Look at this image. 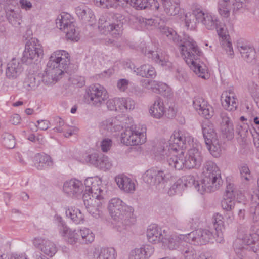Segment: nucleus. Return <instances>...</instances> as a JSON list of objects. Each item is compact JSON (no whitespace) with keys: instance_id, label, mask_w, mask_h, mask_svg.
I'll return each instance as SVG.
<instances>
[{"instance_id":"f257e3e1","label":"nucleus","mask_w":259,"mask_h":259,"mask_svg":"<svg viewBox=\"0 0 259 259\" xmlns=\"http://www.w3.org/2000/svg\"><path fill=\"white\" fill-rule=\"evenodd\" d=\"M191 137L188 133L179 131H175L168 143L164 146L157 148L156 156L166 158L169 166L173 169L181 170L184 167L198 168L203 161L202 155L198 147L188 150L186 156L183 152L187 148V143H189Z\"/></svg>"},{"instance_id":"f03ea898","label":"nucleus","mask_w":259,"mask_h":259,"mask_svg":"<svg viewBox=\"0 0 259 259\" xmlns=\"http://www.w3.org/2000/svg\"><path fill=\"white\" fill-rule=\"evenodd\" d=\"M178 46L181 55L191 69L200 77L205 79L208 78L209 74L207 67L203 63H200L199 57L202 52L196 42L192 38L188 37L183 41L181 40Z\"/></svg>"},{"instance_id":"7ed1b4c3","label":"nucleus","mask_w":259,"mask_h":259,"mask_svg":"<svg viewBox=\"0 0 259 259\" xmlns=\"http://www.w3.org/2000/svg\"><path fill=\"white\" fill-rule=\"evenodd\" d=\"M108 209L112 218L117 222L114 228L117 231L121 232L132 224L131 219L134 209L120 198H112L109 202Z\"/></svg>"},{"instance_id":"20e7f679","label":"nucleus","mask_w":259,"mask_h":259,"mask_svg":"<svg viewBox=\"0 0 259 259\" xmlns=\"http://www.w3.org/2000/svg\"><path fill=\"white\" fill-rule=\"evenodd\" d=\"M203 178L201 180V188H198L201 194L217 190L221 183V173L217 164L212 161L205 162L203 167ZM197 188L199 186L197 185Z\"/></svg>"},{"instance_id":"39448f33","label":"nucleus","mask_w":259,"mask_h":259,"mask_svg":"<svg viewBox=\"0 0 259 259\" xmlns=\"http://www.w3.org/2000/svg\"><path fill=\"white\" fill-rule=\"evenodd\" d=\"M84 98L87 104L100 107L107 100L108 95L104 87L99 84H94L87 89Z\"/></svg>"},{"instance_id":"423d86ee","label":"nucleus","mask_w":259,"mask_h":259,"mask_svg":"<svg viewBox=\"0 0 259 259\" xmlns=\"http://www.w3.org/2000/svg\"><path fill=\"white\" fill-rule=\"evenodd\" d=\"M70 63L68 52L60 50L54 51L49 57L47 67L56 71L58 75H62Z\"/></svg>"},{"instance_id":"0eeeda50","label":"nucleus","mask_w":259,"mask_h":259,"mask_svg":"<svg viewBox=\"0 0 259 259\" xmlns=\"http://www.w3.org/2000/svg\"><path fill=\"white\" fill-rule=\"evenodd\" d=\"M43 55L44 51L41 45L37 39H32L25 45L21 61L23 63L29 65L37 61Z\"/></svg>"},{"instance_id":"6e6552de","label":"nucleus","mask_w":259,"mask_h":259,"mask_svg":"<svg viewBox=\"0 0 259 259\" xmlns=\"http://www.w3.org/2000/svg\"><path fill=\"white\" fill-rule=\"evenodd\" d=\"M56 26L66 33L67 39L77 41L79 39L78 34L75 30L73 18L70 14L63 13L59 15L56 20Z\"/></svg>"},{"instance_id":"1a4fd4ad","label":"nucleus","mask_w":259,"mask_h":259,"mask_svg":"<svg viewBox=\"0 0 259 259\" xmlns=\"http://www.w3.org/2000/svg\"><path fill=\"white\" fill-rule=\"evenodd\" d=\"M190 243L195 245L206 244L213 238L216 239L213 233L208 229H198L186 235Z\"/></svg>"},{"instance_id":"9d476101","label":"nucleus","mask_w":259,"mask_h":259,"mask_svg":"<svg viewBox=\"0 0 259 259\" xmlns=\"http://www.w3.org/2000/svg\"><path fill=\"white\" fill-rule=\"evenodd\" d=\"M142 177L145 183L158 188L166 181L167 174L163 170L152 168L147 170Z\"/></svg>"},{"instance_id":"9b49d317","label":"nucleus","mask_w":259,"mask_h":259,"mask_svg":"<svg viewBox=\"0 0 259 259\" xmlns=\"http://www.w3.org/2000/svg\"><path fill=\"white\" fill-rule=\"evenodd\" d=\"M199 13H197L198 22L201 23L208 30L217 29L219 35H223L224 29L218 24L217 18L211 14L205 12L200 9Z\"/></svg>"},{"instance_id":"f8f14e48","label":"nucleus","mask_w":259,"mask_h":259,"mask_svg":"<svg viewBox=\"0 0 259 259\" xmlns=\"http://www.w3.org/2000/svg\"><path fill=\"white\" fill-rule=\"evenodd\" d=\"M101 179L98 177H89L85 180V193L90 194L91 198L103 199L101 190Z\"/></svg>"},{"instance_id":"ddd939ff","label":"nucleus","mask_w":259,"mask_h":259,"mask_svg":"<svg viewBox=\"0 0 259 259\" xmlns=\"http://www.w3.org/2000/svg\"><path fill=\"white\" fill-rule=\"evenodd\" d=\"M84 186L82 182L73 179L66 181L63 185V191L69 196L77 197L83 191Z\"/></svg>"},{"instance_id":"4468645a","label":"nucleus","mask_w":259,"mask_h":259,"mask_svg":"<svg viewBox=\"0 0 259 259\" xmlns=\"http://www.w3.org/2000/svg\"><path fill=\"white\" fill-rule=\"evenodd\" d=\"M82 198L87 211L94 217H99L103 199L91 198L87 193L83 194Z\"/></svg>"},{"instance_id":"2eb2a0df","label":"nucleus","mask_w":259,"mask_h":259,"mask_svg":"<svg viewBox=\"0 0 259 259\" xmlns=\"http://www.w3.org/2000/svg\"><path fill=\"white\" fill-rule=\"evenodd\" d=\"M242 58L247 63L254 64L256 59V51L254 46L250 44H240L237 45Z\"/></svg>"},{"instance_id":"dca6fc26","label":"nucleus","mask_w":259,"mask_h":259,"mask_svg":"<svg viewBox=\"0 0 259 259\" xmlns=\"http://www.w3.org/2000/svg\"><path fill=\"white\" fill-rule=\"evenodd\" d=\"M142 52L148 58H150L153 62L163 67L165 69H168L171 67L172 63L169 61L167 56H163L157 51H154L146 47L142 49Z\"/></svg>"},{"instance_id":"f3484780","label":"nucleus","mask_w":259,"mask_h":259,"mask_svg":"<svg viewBox=\"0 0 259 259\" xmlns=\"http://www.w3.org/2000/svg\"><path fill=\"white\" fill-rule=\"evenodd\" d=\"M34 245L45 254L53 256L57 252L55 244L51 240L42 238H35L33 240Z\"/></svg>"},{"instance_id":"a211bd4d","label":"nucleus","mask_w":259,"mask_h":259,"mask_svg":"<svg viewBox=\"0 0 259 259\" xmlns=\"http://www.w3.org/2000/svg\"><path fill=\"white\" fill-rule=\"evenodd\" d=\"M193 105L200 115L206 119L211 118L213 115V108L207 102L200 97H195Z\"/></svg>"},{"instance_id":"6ab92c4d","label":"nucleus","mask_w":259,"mask_h":259,"mask_svg":"<svg viewBox=\"0 0 259 259\" xmlns=\"http://www.w3.org/2000/svg\"><path fill=\"white\" fill-rule=\"evenodd\" d=\"M221 100L222 106L226 110L234 111L237 108L238 100L231 90L224 92L222 94Z\"/></svg>"},{"instance_id":"aec40b11","label":"nucleus","mask_w":259,"mask_h":259,"mask_svg":"<svg viewBox=\"0 0 259 259\" xmlns=\"http://www.w3.org/2000/svg\"><path fill=\"white\" fill-rule=\"evenodd\" d=\"M123 123L117 117H112L103 121L100 124V131L103 134H107L121 130Z\"/></svg>"},{"instance_id":"412c9836","label":"nucleus","mask_w":259,"mask_h":259,"mask_svg":"<svg viewBox=\"0 0 259 259\" xmlns=\"http://www.w3.org/2000/svg\"><path fill=\"white\" fill-rule=\"evenodd\" d=\"M220 128L222 134L228 139H232L234 137V130L232 120L228 114L225 112L220 113Z\"/></svg>"},{"instance_id":"4be33fe9","label":"nucleus","mask_w":259,"mask_h":259,"mask_svg":"<svg viewBox=\"0 0 259 259\" xmlns=\"http://www.w3.org/2000/svg\"><path fill=\"white\" fill-rule=\"evenodd\" d=\"M165 236V231L156 224L149 226L147 230V237L149 242L156 244L161 242Z\"/></svg>"},{"instance_id":"5701e85b","label":"nucleus","mask_w":259,"mask_h":259,"mask_svg":"<svg viewBox=\"0 0 259 259\" xmlns=\"http://www.w3.org/2000/svg\"><path fill=\"white\" fill-rule=\"evenodd\" d=\"M185 239H186V235H165L162 241V245L170 250L180 249Z\"/></svg>"},{"instance_id":"b1692460","label":"nucleus","mask_w":259,"mask_h":259,"mask_svg":"<svg viewBox=\"0 0 259 259\" xmlns=\"http://www.w3.org/2000/svg\"><path fill=\"white\" fill-rule=\"evenodd\" d=\"M154 249L149 245H144L132 250L128 259H148L153 253Z\"/></svg>"},{"instance_id":"393cba45","label":"nucleus","mask_w":259,"mask_h":259,"mask_svg":"<svg viewBox=\"0 0 259 259\" xmlns=\"http://www.w3.org/2000/svg\"><path fill=\"white\" fill-rule=\"evenodd\" d=\"M218 12L220 15L223 18L228 19V21L225 23L227 28L232 29L233 27V21L228 19L230 14L231 1L230 0H220L218 3Z\"/></svg>"},{"instance_id":"a878e982","label":"nucleus","mask_w":259,"mask_h":259,"mask_svg":"<svg viewBox=\"0 0 259 259\" xmlns=\"http://www.w3.org/2000/svg\"><path fill=\"white\" fill-rule=\"evenodd\" d=\"M115 181L118 187L122 191L128 193H133L135 190L134 182L127 176L120 175L115 178Z\"/></svg>"},{"instance_id":"bb28decb","label":"nucleus","mask_w":259,"mask_h":259,"mask_svg":"<svg viewBox=\"0 0 259 259\" xmlns=\"http://www.w3.org/2000/svg\"><path fill=\"white\" fill-rule=\"evenodd\" d=\"M150 115L156 119L161 118L165 113V107L163 100L157 97L149 110Z\"/></svg>"},{"instance_id":"cd10ccee","label":"nucleus","mask_w":259,"mask_h":259,"mask_svg":"<svg viewBox=\"0 0 259 259\" xmlns=\"http://www.w3.org/2000/svg\"><path fill=\"white\" fill-rule=\"evenodd\" d=\"M93 256L95 259H116L117 253L113 247H98L93 252Z\"/></svg>"},{"instance_id":"c85d7f7f","label":"nucleus","mask_w":259,"mask_h":259,"mask_svg":"<svg viewBox=\"0 0 259 259\" xmlns=\"http://www.w3.org/2000/svg\"><path fill=\"white\" fill-rule=\"evenodd\" d=\"M101 21L102 20H100V25L98 26L101 32H102V29L105 28L114 37L118 38L121 36L123 30V26H122V23L113 22L109 24L105 22V24L103 25V24L101 23Z\"/></svg>"},{"instance_id":"c756f323","label":"nucleus","mask_w":259,"mask_h":259,"mask_svg":"<svg viewBox=\"0 0 259 259\" xmlns=\"http://www.w3.org/2000/svg\"><path fill=\"white\" fill-rule=\"evenodd\" d=\"M22 71V65L19 60L13 58L7 64L6 74L8 78L15 79L20 74Z\"/></svg>"},{"instance_id":"7c9ffc66","label":"nucleus","mask_w":259,"mask_h":259,"mask_svg":"<svg viewBox=\"0 0 259 259\" xmlns=\"http://www.w3.org/2000/svg\"><path fill=\"white\" fill-rule=\"evenodd\" d=\"M75 13L83 22H93L95 16L91 9L85 5H80L75 8Z\"/></svg>"},{"instance_id":"2f4dec72","label":"nucleus","mask_w":259,"mask_h":259,"mask_svg":"<svg viewBox=\"0 0 259 259\" xmlns=\"http://www.w3.org/2000/svg\"><path fill=\"white\" fill-rule=\"evenodd\" d=\"M163 12L168 16H175L179 14L180 7V0H162Z\"/></svg>"},{"instance_id":"473e14b6","label":"nucleus","mask_w":259,"mask_h":259,"mask_svg":"<svg viewBox=\"0 0 259 259\" xmlns=\"http://www.w3.org/2000/svg\"><path fill=\"white\" fill-rule=\"evenodd\" d=\"M35 165L38 169H43L53 165L50 156L45 154H37L34 157Z\"/></svg>"},{"instance_id":"72a5a7b5","label":"nucleus","mask_w":259,"mask_h":259,"mask_svg":"<svg viewBox=\"0 0 259 259\" xmlns=\"http://www.w3.org/2000/svg\"><path fill=\"white\" fill-rule=\"evenodd\" d=\"M128 3L127 0H94L95 5L103 8L123 7Z\"/></svg>"},{"instance_id":"f704fd0d","label":"nucleus","mask_w":259,"mask_h":259,"mask_svg":"<svg viewBox=\"0 0 259 259\" xmlns=\"http://www.w3.org/2000/svg\"><path fill=\"white\" fill-rule=\"evenodd\" d=\"M201 127L205 142L217 138L213 125L209 120L203 121L201 124Z\"/></svg>"},{"instance_id":"c9c22d12","label":"nucleus","mask_w":259,"mask_h":259,"mask_svg":"<svg viewBox=\"0 0 259 259\" xmlns=\"http://www.w3.org/2000/svg\"><path fill=\"white\" fill-rule=\"evenodd\" d=\"M223 217L222 215L217 213L213 217V226L217 234L216 241L221 243L223 240L222 230L224 228Z\"/></svg>"},{"instance_id":"e433bc0d","label":"nucleus","mask_w":259,"mask_h":259,"mask_svg":"<svg viewBox=\"0 0 259 259\" xmlns=\"http://www.w3.org/2000/svg\"><path fill=\"white\" fill-rule=\"evenodd\" d=\"M179 251L185 259H195L197 256V251L195 248L185 241L180 247Z\"/></svg>"},{"instance_id":"4c0bfd02","label":"nucleus","mask_w":259,"mask_h":259,"mask_svg":"<svg viewBox=\"0 0 259 259\" xmlns=\"http://www.w3.org/2000/svg\"><path fill=\"white\" fill-rule=\"evenodd\" d=\"M6 17L9 22L15 27H19L22 22L20 10H13L6 12Z\"/></svg>"},{"instance_id":"58836bf2","label":"nucleus","mask_w":259,"mask_h":259,"mask_svg":"<svg viewBox=\"0 0 259 259\" xmlns=\"http://www.w3.org/2000/svg\"><path fill=\"white\" fill-rule=\"evenodd\" d=\"M199 11H200V9L198 8L194 10L193 13L188 12L185 14L184 22L187 28L194 29L195 27L197 21L198 22L197 13H199Z\"/></svg>"},{"instance_id":"ea45409f","label":"nucleus","mask_w":259,"mask_h":259,"mask_svg":"<svg viewBox=\"0 0 259 259\" xmlns=\"http://www.w3.org/2000/svg\"><path fill=\"white\" fill-rule=\"evenodd\" d=\"M56 71L47 67L45 73L42 76V81L46 84H49L56 82L61 78V75H58Z\"/></svg>"},{"instance_id":"a19ab883","label":"nucleus","mask_w":259,"mask_h":259,"mask_svg":"<svg viewBox=\"0 0 259 259\" xmlns=\"http://www.w3.org/2000/svg\"><path fill=\"white\" fill-rule=\"evenodd\" d=\"M79 242L82 244H88L94 241L95 235L89 228H82L78 230Z\"/></svg>"},{"instance_id":"79ce46f5","label":"nucleus","mask_w":259,"mask_h":259,"mask_svg":"<svg viewBox=\"0 0 259 259\" xmlns=\"http://www.w3.org/2000/svg\"><path fill=\"white\" fill-rule=\"evenodd\" d=\"M135 72L137 75L144 77H153L156 75L155 68L149 64H144L137 68Z\"/></svg>"},{"instance_id":"37998d69","label":"nucleus","mask_w":259,"mask_h":259,"mask_svg":"<svg viewBox=\"0 0 259 259\" xmlns=\"http://www.w3.org/2000/svg\"><path fill=\"white\" fill-rule=\"evenodd\" d=\"M205 143L213 156L218 157L220 156L221 152V144L217 138L206 141Z\"/></svg>"},{"instance_id":"c03bdc74","label":"nucleus","mask_w":259,"mask_h":259,"mask_svg":"<svg viewBox=\"0 0 259 259\" xmlns=\"http://www.w3.org/2000/svg\"><path fill=\"white\" fill-rule=\"evenodd\" d=\"M180 180L182 181V183L183 184V188L186 187H192L194 188L199 193V191L198 190V187L197 188V185L199 186V188H201V181L200 182L196 181L195 178L192 175H187L183 177L182 179H180Z\"/></svg>"},{"instance_id":"a18cd8bd","label":"nucleus","mask_w":259,"mask_h":259,"mask_svg":"<svg viewBox=\"0 0 259 259\" xmlns=\"http://www.w3.org/2000/svg\"><path fill=\"white\" fill-rule=\"evenodd\" d=\"M66 215L75 224H78L83 221V215L78 209L71 207L66 210Z\"/></svg>"},{"instance_id":"49530a36","label":"nucleus","mask_w":259,"mask_h":259,"mask_svg":"<svg viewBox=\"0 0 259 259\" xmlns=\"http://www.w3.org/2000/svg\"><path fill=\"white\" fill-rule=\"evenodd\" d=\"M146 128H142L141 131H139L136 127L133 128V132L132 136V139L135 140L133 144L131 145H138L144 143L146 142V136L145 133Z\"/></svg>"},{"instance_id":"de8ad7c7","label":"nucleus","mask_w":259,"mask_h":259,"mask_svg":"<svg viewBox=\"0 0 259 259\" xmlns=\"http://www.w3.org/2000/svg\"><path fill=\"white\" fill-rule=\"evenodd\" d=\"M112 166V163L110 161L109 158L102 154H100L99 156L96 167L106 170L110 169Z\"/></svg>"},{"instance_id":"09e8293b","label":"nucleus","mask_w":259,"mask_h":259,"mask_svg":"<svg viewBox=\"0 0 259 259\" xmlns=\"http://www.w3.org/2000/svg\"><path fill=\"white\" fill-rule=\"evenodd\" d=\"M2 143L6 148L13 149L16 143L14 136L9 133H4L2 135Z\"/></svg>"},{"instance_id":"8fccbe9b","label":"nucleus","mask_w":259,"mask_h":259,"mask_svg":"<svg viewBox=\"0 0 259 259\" xmlns=\"http://www.w3.org/2000/svg\"><path fill=\"white\" fill-rule=\"evenodd\" d=\"M119 110H131L135 108V102L130 98H119Z\"/></svg>"},{"instance_id":"3c124183","label":"nucleus","mask_w":259,"mask_h":259,"mask_svg":"<svg viewBox=\"0 0 259 259\" xmlns=\"http://www.w3.org/2000/svg\"><path fill=\"white\" fill-rule=\"evenodd\" d=\"M241 178L243 181L248 182L252 179V175L248 166L245 163L241 164L239 167Z\"/></svg>"},{"instance_id":"603ef678","label":"nucleus","mask_w":259,"mask_h":259,"mask_svg":"<svg viewBox=\"0 0 259 259\" xmlns=\"http://www.w3.org/2000/svg\"><path fill=\"white\" fill-rule=\"evenodd\" d=\"M133 132V127L126 128L123 133L121 134V141L126 145L133 144V142H135V140L132 139V136Z\"/></svg>"},{"instance_id":"864d4df0","label":"nucleus","mask_w":259,"mask_h":259,"mask_svg":"<svg viewBox=\"0 0 259 259\" xmlns=\"http://www.w3.org/2000/svg\"><path fill=\"white\" fill-rule=\"evenodd\" d=\"M160 31L162 34L166 36L169 40L175 43L178 42L179 40L177 33L172 29L166 26H161Z\"/></svg>"},{"instance_id":"5fc2aeb1","label":"nucleus","mask_w":259,"mask_h":259,"mask_svg":"<svg viewBox=\"0 0 259 259\" xmlns=\"http://www.w3.org/2000/svg\"><path fill=\"white\" fill-rule=\"evenodd\" d=\"M234 199V198L224 197L221 202L223 209L226 211H230L236 208L237 202H235Z\"/></svg>"},{"instance_id":"6e6d98bb","label":"nucleus","mask_w":259,"mask_h":259,"mask_svg":"<svg viewBox=\"0 0 259 259\" xmlns=\"http://www.w3.org/2000/svg\"><path fill=\"white\" fill-rule=\"evenodd\" d=\"M54 121L55 125L54 130L55 132L62 133L64 132L67 127H68V125L59 117H55Z\"/></svg>"},{"instance_id":"4d7b16f0","label":"nucleus","mask_w":259,"mask_h":259,"mask_svg":"<svg viewBox=\"0 0 259 259\" xmlns=\"http://www.w3.org/2000/svg\"><path fill=\"white\" fill-rule=\"evenodd\" d=\"M24 87L28 91L35 89L38 85L34 75L28 76L23 83Z\"/></svg>"},{"instance_id":"13d9d810","label":"nucleus","mask_w":259,"mask_h":259,"mask_svg":"<svg viewBox=\"0 0 259 259\" xmlns=\"http://www.w3.org/2000/svg\"><path fill=\"white\" fill-rule=\"evenodd\" d=\"M150 83L149 89H152L155 92L161 93L163 90L166 91L168 88L166 84L155 80H151Z\"/></svg>"},{"instance_id":"bf43d9fd","label":"nucleus","mask_w":259,"mask_h":259,"mask_svg":"<svg viewBox=\"0 0 259 259\" xmlns=\"http://www.w3.org/2000/svg\"><path fill=\"white\" fill-rule=\"evenodd\" d=\"M219 36L222 37L221 45L222 47L226 50V53L230 55H233V50L232 44L230 41L226 39V36L225 35V33H223V35Z\"/></svg>"},{"instance_id":"052dcab7","label":"nucleus","mask_w":259,"mask_h":259,"mask_svg":"<svg viewBox=\"0 0 259 259\" xmlns=\"http://www.w3.org/2000/svg\"><path fill=\"white\" fill-rule=\"evenodd\" d=\"M248 129L249 126L247 124L241 122L237 125L236 132L241 138H244L248 134Z\"/></svg>"},{"instance_id":"680f3d73","label":"nucleus","mask_w":259,"mask_h":259,"mask_svg":"<svg viewBox=\"0 0 259 259\" xmlns=\"http://www.w3.org/2000/svg\"><path fill=\"white\" fill-rule=\"evenodd\" d=\"M68 242L70 244H74L77 241L79 242V234L78 230H69L66 238Z\"/></svg>"},{"instance_id":"e2e57ef3","label":"nucleus","mask_w":259,"mask_h":259,"mask_svg":"<svg viewBox=\"0 0 259 259\" xmlns=\"http://www.w3.org/2000/svg\"><path fill=\"white\" fill-rule=\"evenodd\" d=\"M182 182L180 179H179L170 187L168 191V194L170 196L175 195L184 189Z\"/></svg>"},{"instance_id":"0e129e2a","label":"nucleus","mask_w":259,"mask_h":259,"mask_svg":"<svg viewBox=\"0 0 259 259\" xmlns=\"http://www.w3.org/2000/svg\"><path fill=\"white\" fill-rule=\"evenodd\" d=\"M148 0H130V4L137 10L147 8Z\"/></svg>"},{"instance_id":"69168bd1","label":"nucleus","mask_w":259,"mask_h":259,"mask_svg":"<svg viewBox=\"0 0 259 259\" xmlns=\"http://www.w3.org/2000/svg\"><path fill=\"white\" fill-rule=\"evenodd\" d=\"M3 3L5 12L14 10L18 5V0H4Z\"/></svg>"},{"instance_id":"338daca9","label":"nucleus","mask_w":259,"mask_h":259,"mask_svg":"<svg viewBox=\"0 0 259 259\" xmlns=\"http://www.w3.org/2000/svg\"><path fill=\"white\" fill-rule=\"evenodd\" d=\"M106 102L107 107L110 110H117L119 109V98L109 99Z\"/></svg>"},{"instance_id":"774afa93","label":"nucleus","mask_w":259,"mask_h":259,"mask_svg":"<svg viewBox=\"0 0 259 259\" xmlns=\"http://www.w3.org/2000/svg\"><path fill=\"white\" fill-rule=\"evenodd\" d=\"M112 145V141L108 138L103 139L100 143L101 150L104 152H108L111 148Z\"/></svg>"}]
</instances>
